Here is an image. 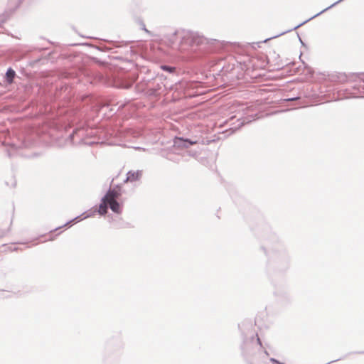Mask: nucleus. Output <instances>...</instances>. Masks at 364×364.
<instances>
[{
  "label": "nucleus",
  "instance_id": "obj_1",
  "mask_svg": "<svg viewBox=\"0 0 364 364\" xmlns=\"http://www.w3.org/2000/svg\"><path fill=\"white\" fill-rule=\"evenodd\" d=\"M121 192L119 188L109 189L107 194L102 200V203L99 207V213L100 215H105L107 212V207L109 206L111 210L116 213H121V207L117 199L120 196Z\"/></svg>",
  "mask_w": 364,
  "mask_h": 364
},
{
  "label": "nucleus",
  "instance_id": "obj_2",
  "mask_svg": "<svg viewBox=\"0 0 364 364\" xmlns=\"http://www.w3.org/2000/svg\"><path fill=\"white\" fill-rule=\"evenodd\" d=\"M141 173L139 171H129L127 173L126 181H134L139 178Z\"/></svg>",
  "mask_w": 364,
  "mask_h": 364
},
{
  "label": "nucleus",
  "instance_id": "obj_3",
  "mask_svg": "<svg viewBox=\"0 0 364 364\" xmlns=\"http://www.w3.org/2000/svg\"><path fill=\"white\" fill-rule=\"evenodd\" d=\"M15 76V72L12 69H9L6 72V77L9 83H11Z\"/></svg>",
  "mask_w": 364,
  "mask_h": 364
},
{
  "label": "nucleus",
  "instance_id": "obj_4",
  "mask_svg": "<svg viewBox=\"0 0 364 364\" xmlns=\"http://www.w3.org/2000/svg\"><path fill=\"white\" fill-rule=\"evenodd\" d=\"M186 141H188L190 144H196V141H190V140H185Z\"/></svg>",
  "mask_w": 364,
  "mask_h": 364
},
{
  "label": "nucleus",
  "instance_id": "obj_5",
  "mask_svg": "<svg viewBox=\"0 0 364 364\" xmlns=\"http://www.w3.org/2000/svg\"><path fill=\"white\" fill-rule=\"evenodd\" d=\"M162 68H163L164 70H169V69H168L167 67H166V66H163V67H162Z\"/></svg>",
  "mask_w": 364,
  "mask_h": 364
}]
</instances>
